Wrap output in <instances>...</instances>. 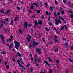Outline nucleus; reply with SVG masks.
<instances>
[{
  "mask_svg": "<svg viewBox=\"0 0 73 73\" xmlns=\"http://www.w3.org/2000/svg\"><path fill=\"white\" fill-rule=\"evenodd\" d=\"M14 43L15 44V48L16 49L18 50L19 47L20 46V44L18 42H17V41L16 40L14 41Z\"/></svg>",
  "mask_w": 73,
  "mask_h": 73,
  "instance_id": "1",
  "label": "nucleus"
},
{
  "mask_svg": "<svg viewBox=\"0 0 73 73\" xmlns=\"http://www.w3.org/2000/svg\"><path fill=\"white\" fill-rule=\"evenodd\" d=\"M55 24L58 25L59 24V23H60V24H61V21L59 19H55Z\"/></svg>",
  "mask_w": 73,
  "mask_h": 73,
  "instance_id": "2",
  "label": "nucleus"
},
{
  "mask_svg": "<svg viewBox=\"0 0 73 73\" xmlns=\"http://www.w3.org/2000/svg\"><path fill=\"white\" fill-rule=\"evenodd\" d=\"M32 45L34 48H35V46H37L38 45V43L37 42H35V41L33 40L32 42Z\"/></svg>",
  "mask_w": 73,
  "mask_h": 73,
  "instance_id": "3",
  "label": "nucleus"
},
{
  "mask_svg": "<svg viewBox=\"0 0 73 73\" xmlns=\"http://www.w3.org/2000/svg\"><path fill=\"white\" fill-rule=\"evenodd\" d=\"M4 36V34H2L0 36L1 38L2 42L3 44H5V41L4 40V37H3Z\"/></svg>",
  "mask_w": 73,
  "mask_h": 73,
  "instance_id": "4",
  "label": "nucleus"
},
{
  "mask_svg": "<svg viewBox=\"0 0 73 73\" xmlns=\"http://www.w3.org/2000/svg\"><path fill=\"white\" fill-rule=\"evenodd\" d=\"M36 52L39 55L41 53V51L40 49H38V48H36Z\"/></svg>",
  "mask_w": 73,
  "mask_h": 73,
  "instance_id": "5",
  "label": "nucleus"
},
{
  "mask_svg": "<svg viewBox=\"0 0 73 73\" xmlns=\"http://www.w3.org/2000/svg\"><path fill=\"white\" fill-rule=\"evenodd\" d=\"M29 24H28L27 22H25L24 23V28L26 29L27 28V27H29Z\"/></svg>",
  "mask_w": 73,
  "mask_h": 73,
  "instance_id": "6",
  "label": "nucleus"
},
{
  "mask_svg": "<svg viewBox=\"0 0 73 73\" xmlns=\"http://www.w3.org/2000/svg\"><path fill=\"white\" fill-rule=\"evenodd\" d=\"M33 4H34V5H35V7H39V4H38V3H33Z\"/></svg>",
  "mask_w": 73,
  "mask_h": 73,
  "instance_id": "7",
  "label": "nucleus"
},
{
  "mask_svg": "<svg viewBox=\"0 0 73 73\" xmlns=\"http://www.w3.org/2000/svg\"><path fill=\"white\" fill-rule=\"evenodd\" d=\"M49 9L50 11H53V10L54 9V7L52 6H51L49 8Z\"/></svg>",
  "mask_w": 73,
  "mask_h": 73,
  "instance_id": "8",
  "label": "nucleus"
},
{
  "mask_svg": "<svg viewBox=\"0 0 73 73\" xmlns=\"http://www.w3.org/2000/svg\"><path fill=\"white\" fill-rule=\"evenodd\" d=\"M19 20V17H15V19H14V21H17Z\"/></svg>",
  "mask_w": 73,
  "mask_h": 73,
  "instance_id": "9",
  "label": "nucleus"
},
{
  "mask_svg": "<svg viewBox=\"0 0 73 73\" xmlns=\"http://www.w3.org/2000/svg\"><path fill=\"white\" fill-rule=\"evenodd\" d=\"M35 25H36V26H37L38 25V22H37V20H35Z\"/></svg>",
  "mask_w": 73,
  "mask_h": 73,
  "instance_id": "10",
  "label": "nucleus"
},
{
  "mask_svg": "<svg viewBox=\"0 0 73 73\" xmlns=\"http://www.w3.org/2000/svg\"><path fill=\"white\" fill-rule=\"evenodd\" d=\"M29 37L28 36L26 38V41H27V42H30L31 41V40L30 38H29Z\"/></svg>",
  "mask_w": 73,
  "mask_h": 73,
  "instance_id": "11",
  "label": "nucleus"
},
{
  "mask_svg": "<svg viewBox=\"0 0 73 73\" xmlns=\"http://www.w3.org/2000/svg\"><path fill=\"white\" fill-rule=\"evenodd\" d=\"M38 24L40 25H42L43 24L42 22V21L41 20L38 21Z\"/></svg>",
  "mask_w": 73,
  "mask_h": 73,
  "instance_id": "12",
  "label": "nucleus"
},
{
  "mask_svg": "<svg viewBox=\"0 0 73 73\" xmlns=\"http://www.w3.org/2000/svg\"><path fill=\"white\" fill-rule=\"evenodd\" d=\"M17 56H19V57H21V54L19 52H17Z\"/></svg>",
  "mask_w": 73,
  "mask_h": 73,
  "instance_id": "13",
  "label": "nucleus"
},
{
  "mask_svg": "<svg viewBox=\"0 0 73 73\" xmlns=\"http://www.w3.org/2000/svg\"><path fill=\"white\" fill-rule=\"evenodd\" d=\"M30 57L31 59V61H32L33 62V57H32V54H30Z\"/></svg>",
  "mask_w": 73,
  "mask_h": 73,
  "instance_id": "14",
  "label": "nucleus"
},
{
  "mask_svg": "<svg viewBox=\"0 0 73 73\" xmlns=\"http://www.w3.org/2000/svg\"><path fill=\"white\" fill-rule=\"evenodd\" d=\"M13 46V43H11L9 46V48L10 49H11Z\"/></svg>",
  "mask_w": 73,
  "mask_h": 73,
  "instance_id": "15",
  "label": "nucleus"
},
{
  "mask_svg": "<svg viewBox=\"0 0 73 73\" xmlns=\"http://www.w3.org/2000/svg\"><path fill=\"white\" fill-rule=\"evenodd\" d=\"M48 60L49 61V62H52V60L51 59V58L48 57Z\"/></svg>",
  "mask_w": 73,
  "mask_h": 73,
  "instance_id": "16",
  "label": "nucleus"
},
{
  "mask_svg": "<svg viewBox=\"0 0 73 73\" xmlns=\"http://www.w3.org/2000/svg\"><path fill=\"white\" fill-rule=\"evenodd\" d=\"M54 41L55 42H58V43L60 42L59 41L57 40V39H54Z\"/></svg>",
  "mask_w": 73,
  "mask_h": 73,
  "instance_id": "17",
  "label": "nucleus"
},
{
  "mask_svg": "<svg viewBox=\"0 0 73 73\" xmlns=\"http://www.w3.org/2000/svg\"><path fill=\"white\" fill-rule=\"evenodd\" d=\"M13 20H11V23H10V25H13Z\"/></svg>",
  "mask_w": 73,
  "mask_h": 73,
  "instance_id": "18",
  "label": "nucleus"
},
{
  "mask_svg": "<svg viewBox=\"0 0 73 73\" xmlns=\"http://www.w3.org/2000/svg\"><path fill=\"white\" fill-rule=\"evenodd\" d=\"M48 24L50 26H51L53 25V23H52V22H50L48 23Z\"/></svg>",
  "mask_w": 73,
  "mask_h": 73,
  "instance_id": "19",
  "label": "nucleus"
},
{
  "mask_svg": "<svg viewBox=\"0 0 73 73\" xmlns=\"http://www.w3.org/2000/svg\"><path fill=\"white\" fill-rule=\"evenodd\" d=\"M44 62L45 63V64H46L47 65L49 66V64L48 63V61H44Z\"/></svg>",
  "mask_w": 73,
  "mask_h": 73,
  "instance_id": "20",
  "label": "nucleus"
},
{
  "mask_svg": "<svg viewBox=\"0 0 73 73\" xmlns=\"http://www.w3.org/2000/svg\"><path fill=\"white\" fill-rule=\"evenodd\" d=\"M54 51H55V52L57 53V52H58V48H56L54 50Z\"/></svg>",
  "mask_w": 73,
  "mask_h": 73,
  "instance_id": "21",
  "label": "nucleus"
},
{
  "mask_svg": "<svg viewBox=\"0 0 73 73\" xmlns=\"http://www.w3.org/2000/svg\"><path fill=\"white\" fill-rule=\"evenodd\" d=\"M9 10H7L6 11V13H5V14L7 15V14H8V13H9Z\"/></svg>",
  "mask_w": 73,
  "mask_h": 73,
  "instance_id": "22",
  "label": "nucleus"
},
{
  "mask_svg": "<svg viewBox=\"0 0 73 73\" xmlns=\"http://www.w3.org/2000/svg\"><path fill=\"white\" fill-rule=\"evenodd\" d=\"M68 4L70 7H72V3L70 1H69L68 2Z\"/></svg>",
  "mask_w": 73,
  "mask_h": 73,
  "instance_id": "23",
  "label": "nucleus"
},
{
  "mask_svg": "<svg viewBox=\"0 0 73 73\" xmlns=\"http://www.w3.org/2000/svg\"><path fill=\"white\" fill-rule=\"evenodd\" d=\"M6 53V52H5V51H2L1 52V54H2L4 55Z\"/></svg>",
  "mask_w": 73,
  "mask_h": 73,
  "instance_id": "24",
  "label": "nucleus"
},
{
  "mask_svg": "<svg viewBox=\"0 0 73 73\" xmlns=\"http://www.w3.org/2000/svg\"><path fill=\"white\" fill-rule=\"evenodd\" d=\"M42 40L43 42H44V43H45V39L44 38H42Z\"/></svg>",
  "mask_w": 73,
  "mask_h": 73,
  "instance_id": "25",
  "label": "nucleus"
},
{
  "mask_svg": "<svg viewBox=\"0 0 73 73\" xmlns=\"http://www.w3.org/2000/svg\"><path fill=\"white\" fill-rule=\"evenodd\" d=\"M0 12L1 13H3V14H5V13H4V11H3V10L1 9L0 10Z\"/></svg>",
  "mask_w": 73,
  "mask_h": 73,
  "instance_id": "26",
  "label": "nucleus"
},
{
  "mask_svg": "<svg viewBox=\"0 0 73 73\" xmlns=\"http://www.w3.org/2000/svg\"><path fill=\"white\" fill-rule=\"evenodd\" d=\"M34 61H35V64H37V59H36V58L35 59Z\"/></svg>",
  "mask_w": 73,
  "mask_h": 73,
  "instance_id": "27",
  "label": "nucleus"
},
{
  "mask_svg": "<svg viewBox=\"0 0 73 73\" xmlns=\"http://www.w3.org/2000/svg\"><path fill=\"white\" fill-rule=\"evenodd\" d=\"M61 14H62V15H64V13H65V12H64V10H62V11L61 12Z\"/></svg>",
  "mask_w": 73,
  "mask_h": 73,
  "instance_id": "28",
  "label": "nucleus"
},
{
  "mask_svg": "<svg viewBox=\"0 0 73 73\" xmlns=\"http://www.w3.org/2000/svg\"><path fill=\"white\" fill-rule=\"evenodd\" d=\"M56 33H58V34H60V32L59 31H56Z\"/></svg>",
  "mask_w": 73,
  "mask_h": 73,
  "instance_id": "29",
  "label": "nucleus"
},
{
  "mask_svg": "<svg viewBox=\"0 0 73 73\" xmlns=\"http://www.w3.org/2000/svg\"><path fill=\"white\" fill-rule=\"evenodd\" d=\"M68 12H70V13H72L73 14V12H72V11H70V9H69L68 10Z\"/></svg>",
  "mask_w": 73,
  "mask_h": 73,
  "instance_id": "30",
  "label": "nucleus"
},
{
  "mask_svg": "<svg viewBox=\"0 0 73 73\" xmlns=\"http://www.w3.org/2000/svg\"><path fill=\"white\" fill-rule=\"evenodd\" d=\"M69 44H68V43H66V44L65 45V46L67 48H68V47L69 46Z\"/></svg>",
  "mask_w": 73,
  "mask_h": 73,
  "instance_id": "31",
  "label": "nucleus"
},
{
  "mask_svg": "<svg viewBox=\"0 0 73 73\" xmlns=\"http://www.w3.org/2000/svg\"><path fill=\"white\" fill-rule=\"evenodd\" d=\"M28 36H29V38H30V39H31V38H32V36H31V35H30L29 34H28Z\"/></svg>",
  "mask_w": 73,
  "mask_h": 73,
  "instance_id": "32",
  "label": "nucleus"
},
{
  "mask_svg": "<svg viewBox=\"0 0 73 73\" xmlns=\"http://www.w3.org/2000/svg\"><path fill=\"white\" fill-rule=\"evenodd\" d=\"M3 26H4V24H3V23L2 25H0V28H2V27H3Z\"/></svg>",
  "mask_w": 73,
  "mask_h": 73,
  "instance_id": "33",
  "label": "nucleus"
},
{
  "mask_svg": "<svg viewBox=\"0 0 73 73\" xmlns=\"http://www.w3.org/2000/svg\"><path fill=\"white\" fill-rule=\"evenodd\" d=\"M57 14L55 12H54V16L55 17H56V16H57Z\"/></svg>",
  "mask_w": 73,
  "mask_h": 73,
  "instance_id": "34",
  "label": "nucleus"
},
{
  "mask_svg": "<svg viewBox=\"0 0 73 73\" xmlns=\"http://www.w3.org/2000/svg\"><path fill=\"white\" fill-rule=\"evenodd\" d=\"M64 29V26H62L61 27V28L60 29V30H63V29Z\"/></svg>",
  "mask_w": 73,
  "mask_h": 73,
  "instance_id": "35",
  "label": "nucleus"
},
{
  "mask_svg": "<svg viewBox=\"0 0 73 73\" xmlns=\"http://www.w3.org/2000/svg\"><path fill=\"white\" fill-rule=\"evenodd\" d=\"M30 8L31 9H32L34 8V7L33 5H31L30 7Z\"/></svg>",
  "mask_w": 73,
  "mask_h": 73,
  "instance_id": "36",
  "label": "nucleus"
},
{
  "mask_svg": "<svg viewBox=\"0 0 73 73\" xmlns=\"http://www.w3.org/2000/svg\"><path fill=\"white\" fill-rule=\"evenodd\" d=\"M56 62L57 64H59L60 63V61L58 60H56Z\"/></svg>",
  "mask_w": 73,
  "mask_h": 73,
  "instance_id": "37",
  "label": "nucleus"
},
{
  "mask_svg": "<svg viewBox=\"0 0 73 73\" xmlns=\"http://www.w3.org/2000/svg\"><path fill=\"white\" fill-rule=\"evenodd\" d=\"M40 12H41L40 10H38L37 11V13L38 14H39V13H40Z\"/></svg>",
  "mask_w": 73,
  "mask_h": 73,
  "instance_id": "38",
  "label": "nucleus"
},
{
  "mask_svg": "<svg viewBox=\"0 0 73 73\" xmlns=\"http://www.w3.org/2000/svg\"><path fill=\"white\" fill-rule=\"evenodd\" d=\"M17 61L18 64H19V65H20V60H17Z\"/></svg>",
  "mask_w": 73,
  "mask_h": 73,
  "instance_id": "39",
  "label": "nucleus"
},
{
  "mask_svg": "<svg viewBox=\"0 0 73 73\" xmlns=\"http://www.w3.org/2000/svg\"><path fill=\"white\" fill-rule=\"evenodd\" d=\"M53 73V71H52V69H50V70L49 73Z\"/></svg>",
  "mask_w": 73,
  "mask_h": 73,
  "instance_id": "40",
  "label": "nucleus"
},
{
  "mask_svg": "<svg viewBox=\"0 0 73 73\" xmlns=\"http://www.w3.org/2000/svg\"><path fill=\"white\" fill-rule=\"evenodd\" d=\"M64 27H65V30H66L67 29V25H64Z\"/></svg>",
  "mask_w": 73,
  "mask_h": 73,
  "instance_id": "41",
  "label": "nucleus"
},
{
  "mask_svg": "<svg viewBox=\"0 0 73 73\" xmlns=\"http://www.w3.org/2000/svg\"><path fill=\"white\" fill-rule=\"evenodd\" d=\"M45 29L46 31H49V30H50V29H48V28H47L46 27L45 28Z\"/></svg>",
  "mask_w": 73,
  "mask_h": 73,
  "instance_id": "42",
  "label": "nucleus"
},
{
  "mask_svg": "<svg viewBox=\"0 0 73 73\" xmlns=\"http://www.w3.org/2000/svg\"><path fill=\"white\" fill-rule=\"evenodd\" d=\"M44 4L46 5V6H45V7H48V4L46 3H44Z\"/></svg>",
  "mask_w": 73,
  "mask_h": 73,
  "instance_id": "43",
  "label": "nucleus"
},
{
  "mask_svg": "<svg viewBox=\"0 0 73 73\" xmlns=\"http://www.w3.org/2000/svg\"><path fill=\"white\" fill-rule=\"evenodd\" d=\"M59 19H60L61 20H62V19H63V18H62V17L61 16H59Z\"/></svg>",
  "mask_w": 73,
  "mask_h": 73,
  "instance_id": "44",
  "label": "nucleus"
},
{
  "mask_svg": "<svg viewBox=\"0 0 73 73\" xmlns=\"http://www.w3.org/2000/svg\"><path fill=\"white\" fill-rule=\"evenodd\" d=\"M6 68L7 69H8L9 68V65H7L6 66Z\"/></svg>",
  "mask_w": 73,
  "mask_h": 73,
  "instance_id": "45",
  "label": "nucleus"
},
{
  "mask_svg": "<svg viewBox=\"0 0 73 73\" xmlns=\"http://www.w3.org/2000/svg\"><path fill=\"white\" fill-rule=\"evenodd\" d=\"M69 61H70L71 62H73V61L72 60L70 59V58L69 59Z\"/></svg>",
  "mask_w": 73,
  "mask_h": 73,
  "instance_id": "46",
  "label": "nucleus"
},
{
  "mask_svg": "<svg viewBox=\"0 0 73 73\" xmlns=\"http://www.w3.org/2000/svg\"><path fill=\"white\" fill-rule=\"evenodd\" d=\"M52 44H53V43L52 42H49V45H50Z\"/></svg>",
  "mask_w": 73,
  "mask_h": 73,
  "instance_id": "47",
  "label": "nucleus"
},
{
  "mask_svg": "<svg viewBox=\"0 0 73 73\" xmlns=\"http://www.w3.org/2000/svg\"><path fill=\"white\" fill-rule=\"evenodd\" d=\"M7 31H8V30H7V29H4V32L5 33H6L7 32Z\"/></svg>",
  "mask_w": 73,
  "mask_h": 73,
  "instance_id": "48",
  "label": "nucleus"
},
{
  "mask_svg": "<svg viewBox=\"0 0 73 73\" xmlns=\"http://www.w3.org/2000/svg\"><path fill=\"white\" fill-rule=\"evenodd\" d=\"M19 31L20 33H23V31L21 30V29H19Z\"/></svg>",
  "mask_w": 73,
  "mask_h": 73,
  "instance_id": "49",
  "label": "nucleus"
},
{
  "mask_svg": "<svg viewBox=\"0 0 73 73\" xmlns=\"http://www.w3.org/2000/svg\"><path fill=\"white\" fill-rule=\"evenodd\" d=\"M4 24L5 25H6V26H7V23H6V22H5V21H4Z\"/></svg>",
  "mask_w": 73,
  "mask_h": 73,
  "instance_id": "50",
  "label": "nucleus"
},
{
  "mask_svg": "<svg viewBox=\"0 0 73 73\" xmlns=\"http://www.w3.org/2000/svg\"><path fill=\"white\" fill-rule=\"evenodd\" d=\"M54 37H55V38L54 39H57L58 38V37H57V36L56 35H54Z\"/></svg>",
  "mask_w": 73,
  "mask_h": 73,
  "instance_id": "51",
  "label": "nucleus"
},
{
  "mask_svg": "<svg viewBox=\"0 0 73 73\" xmlns=\"http://www.w3.org/2000/svg\"><path fill=\"white\" fill-rule=\"evenodd\" d=\"M20 3H21V4H22V5L24 4V1H21Z\"/></svg>",
  "mask_w": 73,
  "mask_h": 73,
  "instance_id": "52",
  "label": "nucleus"
},
{
  "mask_svg": "<svg viewBox=\"0 0 73 73\" xmlns=\"http://www.w3.org/2000/svg\"><path fill=\"white\" fill-rule=\"evenodd\" d=\"M12 61H13V62H15V60H16V59H15V58H13L12 59Z\"/></svg>",
  "mask_w": 73,
  "mask_h": 73,
  "instance_id": "53",
  "label": "nucleus"
},
{
  "mask_svg": "<svg viewBox=\"0 0 73 73\" xmlns=\"http://www.w3.org/2000/svg\"><path fill=\"white\" fill-rule=\"evenodd\" d=\"M17 8L18 10H20V7L19 6H17Z\"/></svg>",
  "mask_w": 73,
  "mask_h": 73,
  "instance_id": "54",
  "label": "nucleus"
},
{
  "mask_svg": "<svg viewBox=\"0 0 73 73\" xmlns=\"http://www.w3.org/2000/svg\"><path fill=\"white\" fill-rule=\"evenodd\" d=\"M40 73H45V72H44V71L42 70L40 71Z\"/></svg>",
  "mask_w": 73,
  "mask_h": 73,
  "instance_id": "55",
  "label": "nucleus"
},
{
  "mask_svg": "<svg viewBox=\"0 0 73 73\" xmlns=\"http://www.w3.org/2000/svg\"><path fill=\"white\" fill-rule=\"evenodd\" d=\"M9 20V19H8V18H7L5 19V21H7V22H8V21Z\"/></svg>",
  "mask_w": 73,
  "mask_h": 73,
  "instance_id": "56",
  "label": "nucleus"
},
{
  "mask_svg": "<svg viewBox=\"0 0 73 73\" xmlns=\"http://www.w3.org/2000/svg\"><path fill=\"white\" fill-rule=\"evenodd\" d=\"M37 61H38L39 62H41V60L39 59H37Z\"/></svg>",
  "mask_w": 73,
  "mask_h": 73,
  "instance_id": "57",
  "label": "nucleus"
},
{
  "mask_svg": "<svg viewBox=\"0 0 73 73\" xmlns=\"http://www.w3.org/2000/svg\"><path fill=\"white\" fill-rule=\"evenodd\" d=\"M62 40H63V41H66V38H63Z\"/></svg>",
  "mask_w": 73,
  "mask_h": 73,
  "instance_id": "58",
  "label": "nucleus"
},
{
  "mask_svg": "<svg viewBox=\"0 0 73 73\" xmlns=\"http://www.w3.org/2000/svg\"><path fill=\"white\" fill-rule=\"evenodd\" d=\"M10 38H11V39H12V38H13V37L12 35H11L10 36Z\"/></svg>",
  "mask_w": 73,
  "mask_h": 73,
  "instance_id": "59",
  "label": "nucleus"
},
{
  "mask_svg": "<svg viewBox=\"0 0 73 73\" xmlns=\"http://www.w3.org/2000/svg\"><path fill=\"white\" fill-rule=\"evenodd\" d=\"M41 17L42 19H45V17L44 16H42Z\"/></svg>",
  "mask_w": 73,
  "mask_h": 73,
  "instance_id": "60",
  "label": "nucleus"
},
{
  "mask_svg": "<svg viewBox=\"0 0 73 73\" xmlns=\"http://www.w3.org/2000/svg\"><path fill=\"white\" fill-rule=\"evenodd\" d=\"M73 14H71L70 15V18H73Z\"/></svg>",
  "mask_w": 73,
  "mask_h": 73,
  "instance_id": "61",
  "label": "nucleus"
},
{
  "mask_svg": "<svg viewBox=\"0 0 73 73\" xmlns=\"http://www.w3.org/2000/svg\"><path fill=\"white\" fill-rule=\"evenodd\" d=\"M48 11H46V15H48Z\"/></svg>",
  "mask_w": 73,
  "mask_h": 73,
  "instance_id": "62",
  "label": "nucleus"
},
{
  "mask_svg": "<svg viewBox=\"0 0 73 73\" xmlns=\"http://www.w3.org/2000/svg\"><path fill=\"white\" fill-rule=\"evenodd\" d=\"M19 65L20 67H21V68H22V67H23V65H21V64H19Z\"/></svg>",
  "mask_w": 73,
  "mask_h": 73,
  "instance_id": "63",
  "label": "nucleus"
},
{
  "mask_svg": "<svg viewBox=\"0 0 73 73\" xmlns=\"http://www.w3.org/2000/svg\"><path fill=\"white\" fill-rule=\"evenodd\" d=\"M8 63H7V62H5L4 63V64L5 65H7V64Z\"/></svg>",
  "mask_w": 73,
  "mask_h": 73,
  "instance_id": "64",
  "label": "nucleus"
}]
</instances>
